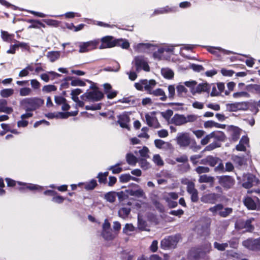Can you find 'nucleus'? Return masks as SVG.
I'll return each mask as SVG.
<instances>
[{
    "mask_svg": "<svg viewBox=\"0 0 260 260\" xmlns=\"http://www.w3.org/2000/svg\"><path fill=\"white\" fill-rule=\"evenodd\" d=\"M44 103V101L39 98H26L23 101V104L26 107V111H33L39 108Z\"/></svg>",
    "mask_w": 260,
    "mask_h": 260,
    "instance_id": "1",
    "label": "nucleus"
},
{
    "mask_svg": "<svg viewBox=\"0 0 260 260\" xmlns=\"http://www.w3.org/2000/svg\"><path fill=\"white\" fill-rule=\"evenodd\" d=\"M180 239L179 235L169 236L165 237L160 242L161 248L164 249H170L175 248Z\"/></svg>",
    "mask_w": 260,
    "mask_h": 260,
    "instance_id": "2",
    "label": "nucleus"
},
{
    "mask_svg": "<svg viewBox=\"0 0 260 260\" xmlns=\"http://www.w3.org/2000/svg\"><path fill=\"white\" fill-rule=\"evenodd\" d=\"M217 179L218 184L226 190L232 188L235 184L234 178L230 175L217 176Z\"/></svg>",
    "mask_w": 260,
    "mask_h": 260,
    "instance_id": "3",
    "label": "nucleus"
},
{
    "mask_svg": "<svg viewBox=\"0 0 260 260\" xmlns=\"http://www.w3.org/2000/svg\"><path fill=\"white\" fill-rule=\"evenodd\" d=\"M100 43V41L99 39L81 42L79 45V52L80 53H85L99 48Z\"/></svg>",
    "mask_w": 260,
    "mask_h": 260,
    "instance_id": "4",
    "label": "nucleus"
},
{
    "mask_svg": "<svg viewBox=\"0 0 260 260\" xmlns=\"http://www.w3.org/2000/svg\"><path fill=\"white\" fill-rule=\"evenodd\" d=\"M248 102H236L226 105V110L229 112H237L238 111H246L249 109Z\"/></svg>",
    "mask_w": 260,
    "mask_h": 260,
    "instance_id": "5",
    "label": "nucleus"
},
{
    "mask_svg": "<svg viewBox=\"0 0 260 260\" xmlns=\"http://www.w3.org/2000/svg\"><path fill=\"white\" fill-rule=\"evenodd\" d=\"M254 199L250 197H246L243 200L244 205L248 210L259 211L260 210V200L256 197H254Z\"/></svg>",
    "mask_w": 260,
    "mask_h": 260,
    "instance_id": "6",
    "label": "nucleus"
},
{
    "mask_svg": "<svg viewBox=\"0 0 260 260\" xmlns=\"http://www.w3.org/2000/svg\"><path fill=\"white\" fill-rule=\"evenodd\" d=\"M242 245L250 250L260 251V237L257 239L248 238L243 241Z\"/></svg>",
    "mask_w": 260,
    "mask_h": 260,
    "instance_id": "7",
    "label": "nucleus"
},
{
    "mask_svg": "<svg viewBox=\"0 0 260 260\" xmlns=\"http://www.w3.org/2000/svg\"><path fill=\"white\" fill-rule=\"evenodd\" d=\"M81 97L83 100L86 99L90 101L98 102L103 99L104 97V95L103 93L100 90L87 91L81 95Z\"/></svg>",
    "mask_w": 260,
    "mask_h": 260,
    "instance_id": "8",
    "label": "nucleus"
},
{
    "mask_svg": "<svg viewBox=\"0 0 260 260\" xmlns=\"http://www.w3.org/2000/svg\"><path fill=\"white\" fill-rule=\"evenodd\" d=\"M17 185H18L16 186V188L22 192H25L27 190L31 191L36 190L40 192L42 191L44 189L43 187L42 186L31 183H26L17 182Z\"/></svg>",
    "mask_w": 260,
    "mask_h": 260,
    "instance_id": "9",
    "label": "nucleus"
},
{
    "mask_svg": "<svg viewBox=\"0 0 260 260\" xmlns=\"http://www.w3.org/2000/svg\"><path fill=\"white\" fill-rule=\"evenodd\" d=\"M134 61L137 71L139 72L141 70H143L146 72L150 71V67L143 56H136Z\"/></svg>",
    "mask_w": 260,
    "mask_h": 260,
    "instance_id": "10",
    "label": "nucleus"
},
{
    "mask_svg": "<svg viewBox=\"0 0 260 260\" xmlns=\"http://www.w3.org/2000/svg\"><path fill=\"white\" fill-rule=\"evenodd\" d=\"M221 198V194L216 193H206L202 196L201 201L204 203L214 204Z\"/></svg>",
    "mask_w": 260,
    "mask_h": 260,
    "instance_id": "11",
    "label": "nucleus"
},
{
    "mask_svg": "<svg viewBox=\"0 0 260 260\" xmlns=\"http://www.w3.org/2000/svg\"><path fill=\"white\" fill-rule=\"evenodd\" d=\"M187 192L190 194L192 202L197 203L199 201L198 191L195 188V184L192 181H188L186 187Z\"/></svg>",
    "mask_w": 260,
    "mask_h": 260,
    "instance_id": "12",
    "label": "nucleus"
},
{
    "mask_svg": "<svg viewBox=\"0 0 260 260\" xmlns=\"http://www.w3.org/2000/svg\"><path fill=\"white\" fill-rule=\"evenodd\" d=\"M177 142L181 147H187L191 143V139L187 133H183L178 134L176 138Z\"/></svg>",
    "mask_w": 260,
    "mask_h": 260,
    "instance_id": "13",
    "label": "nucleus"
},
{
    "mask_svg": "<svg viewBox=\"0 0 260 260\" xmlns=\"http://www.w3.org/2000/svg\"><path fill=\"white\" fill-rule=\"evenodd\" d=\"M114 38L111 36H106L101 39V44L99 46L100 49L110 48L115 47L114 44Z\"/></svg>",
    "mask_w": 260,
    "mask_h": 260,
    "instance_id": "14",
    "label": "nucleus"
},
{
    "mask_svg": "<svg viewBox=\"0 0 260 260\" xmlns=\"http://www.w3.org/2000/svg\"><path fill=\"white\" fill-rule=\"evenodd\" d=\"M254 220L253 218L248 219L246 220H241L238 222V226L240 229H245L246 231L251 232L253 231L254 228L252 225V221Z\"/></svg>",
    "mask_w": 260,
    "mask_h": 260,
    "instance_id": "15",
    "label": "nucleus"
},
{
    "mask_svg": "<svg viewBox=\"0 0 260 260\" xmlns=\"http://www.w3.org/2000/svg\"><path fill=\"white\" fill-rule=\"evenodd\" d=\"M171 123L176 126H180L186 123L185 115L175 114L171 119Z\"/></svg>",
    "mask_w": 260,
    "mask_h": 260,
    "instance_id": "16",
    "label": "nucleus"
},
{
    "mask_svg": "<svg viewBox=\"0 0 260 260\" xmlns=\"http://www.w3.org/2000/svg\"><path fill=\"white\" fill-rule=\"evenodd\" d=\"M118 120L117 122L122 128H128V123L130 121L129 117L126 114H123L118 116Z\"/></svg>",
    "mask_w": 260,
    "mask_h": 260,
    "instance_id": "17",
    "label": "nucleus"
},
{
    "mask_svg": "<svg viewBox=\"0 0 260 260\" xmlns=\"http://www.w3.org/2000/svg\"><path fill=\"white\" fill-rule=\"evenodd\" d=\"M232 159L236 165L240 167L247 164V159L244 155L241 156L233 155Z\"/></svg>",
    "mask_w": 260,
    "mask_h": 260,
    "instance_id": "18",
    "label": "nucleus"
},
{
    "mask_svg": "<svg viewBox=\"0 0 260 260\" xmlns=\"http://www.w3.org/2000/svg\"><path fill=\"white\" fill-rule=\"evenodd\" d=\"M145 118L147 124L149 126H154V128H158L160 127V124L156 118L151 116L148 114H146L145 115Z\"/></svg>",
    "mask_w": 260,
    "mask_h": 260,
    "instance_id": "19",
    "label": "nucleus"
},
{
    "mask_svg": "<svg viewBox=\"0 0 260 260\" xmlns=\"http://www.w3.org/2000/svg\"><path fill=\"white\" fill-rule=\"evenodd\" d=\"M114 44L115 46L120 47L122 49H127L129 46L128 41L125 39H115L114 38Z\"/></svg>",
    "mask_w": 260,
    "mask_h": 260,
    "instance_id": "20",
    "label": "nucleus"
},
{
    "mask_svg": "<svg viewBox=\"0 0 260 260\" xmlns=\"http://www.w3.org/2000/svg\"><path fill=\"white\" fill-rule=\"evenodd\" d=\"M78 185H84V187L86 190H92L98 186V183L96 180L92 179L88 182L79 183Z\"/></svg>",
    "mask_w": 260,
    "mask_h": 260,
    "instance_id": "21",
    "label": "nucleus"
},
{
    "mask_svg": "<svg viewBox=\"0 0 260 260\" xmlns=\"http://www.w3.org/2000/svg\"><path fill=\"white\" fill-rule=\"evenodd\" d=\"M211 89V86L209 84L201 83L198 85L196 89V92L197 93H201V92H207L209 93Z\"/></svg>",
    "mask_w": 260,
    "mask_h": 260,
    "instance_id": "22",
    "label": "nucleus"
},
{
    "mask_svg": "<svg viewBox=\"0 0 260 260\" xmlns=\"http://www.w3.org/2000/svg\"><path fill=\"white\" fill-rule=\"evenodd\" d=\"M256 178L254 175L249 174L247 177L246 181L243 183V186L246 189H249L253 186V182L255 180Z\"/></svg>",
    "mask_w": 260,
    "mask_h": 260,
    "instance_id": "23",
    "label": "nucleus"
},
{
    "mask_svg": "<svg viewBox=\"0 0 260 260\" xmlns=\"http://www.w3.org/2000/svg\"><path fill=\"white\" fill-rule=\"evenodd\" d=\"M1 37L3 40L5 42L10 43L12 41L14 42V35L10 34L8 31L2 30Z\"/></svg>",
    "mask_w": 260,
    "mask_h": 260,
    "instance_id": "24",
    "label": "nucleus"
},
{
    "mask_svg": "<svg viewBox=\"0 0 260 260\" xmlns=\"http://www.w3.org/2000/svg\"><path fill=\"white\" fill-rule=\"evenodd\" d=\"M149 93L150 94H153L155 96H161L160 100L162 101H165L167 99L165 91L161 88H157Z\"/></svg>",
    "mask_w": 260,
    "mask_h": 260,
    "instance_id": "25",
    "label": "nucleus"
},
{
    "mask_svg": "<svg viewBox=\"0 0 260 260\" xmlns=\"http://www.w3.org/2000/svg\"><path fill=\"white\" fill-rule=\"evenodd\" d=\"M127 163L131 166H135L138 162V158L131 153H128L126 155Z\"/></svg>",
    "mask_w": 260,
    "mask_h": 260,
    "instance_id": "26",
    "label": "nucleus"
},
{
    "mask_svg": "<svg viewBox=\"0 0 260 260\" xmlns=\"http://www.w3.org/2000/svg\"><path fill=\"white\" fill-rule=\"evenodd\" d=\"M109 175L108 171L104 173L100 172L98 173L96 178L98 179V181L100 184H105L107 182V177Z\"/></svg>",
    "mask_w": 260,
    "mask_h": 260,
    "instance_id": "27",
    "label": "nucleus"
},
{
    "mask_svg": "<svg viewBox=\"0 0 260 260\" xmlns=\"http://www.w3.org/2000/svg\"><path fill=\"white\" fill-rule=\"evenodd\" d=\"M122 165V162H118L114 166H110L107 170L112 171L114 174H119L122 171V168L120 167Z\"/></svg>",
    "mask_w": 260,
    "mask_h": 260,
    "instance_id": "28",
    "label": "nucleus"
},
{
    "mask_svg": "<svg viewBox=\"0 0 260 260\" xmlns=\"http://www.w3.org/2000/svg\"><path fill=\"white\" fill-rule=\"evenodd\" d=\"M223 205L222 204H218L209 208V211L212 213L213 215L218 214L221 210H223Z\"/></svg>",
    "mask_w": 260,
    "mask_h": 260,
    "instance_id": "29",
    "label": "nucleus"
},
{
    "mask_svg": "<svg viewBox=\"0 0 260 260\" xmlns=\"http://www.w3.org/2000/svg\"><path fill=\"white\" fill-rule=\"evenodd\" d=\"M47 57L51 62H54L60 57V52L59 51H49L47 54Z\"/></svg>",
    "mask_w": 260,
    "mask_h": 260,
    "instance_id": "30",
    "label": "nucleus"
},
{
    "mask_svg": "<svg viewBox=\"0 0 260 260\" xmlns=\"http://www.w3.org/2000/svg\"><path fill=\"white\" fill-rule=\"evenodd\" d=\"M246 88L250 92L260 94V84H251L248 85Z\"/></svg>",
    "mask_w": 260,
    "mask_h": 260,
    "instance_id": "31",
    "label": "nucleus"
},
{
    "mask_svg": "<svg viewBox=\"0 0 260 260\" xmlns=\"http://www.w3.org/2000/svg\"><path fill=\"white\" fill-rule=\"evenodd\" d=\"M212 133L214 134L213 138L219 142H224L226 140V136L223 132L218 131L217 132H213Z\"/></svg>",
    "mask_w": 260,
    "mask_h": 260,
    "instance_id": "32",
    "label": "nucleus"
},
{
    "mask_svg": "<svg viewBox=\"0 0 260 260\" xmlns=\"http://www.w3.org/2000/svg\"><path fill=\"white\" fill-rule=\"evenodd\" d=\"M131 209L129 208L123 207L120 208L118 211V215L122 218L125 219L129 214Z\"/></svg>",
    "mask_w": 260,
    "mask_h": 260,
    "instance_id": "33",
    "label": "nucleus"
},
{
    "mask_svg": "<svg viewBox=\"0 0 260 260\" xmlns=\"http://www.w3.org/2000/svg\"><path fill=\"white\" fill-rule=\"evenodd\" d=\"M241 129L238 127H234L231 134L232 140L234 142L237 141L239 139Z\"/></svg>",
    "mask_w": 260,
    "mask_h": 260,
    "instance_id": "34",
    "label": "nucleus"
},
{
    "mask_svg": "<svg viewBox=\"0 0 260 260\" xmlns=\"http://www.w3.org/2000/svg\"><path fill=\"white\" fill-rule=\"evenodd\" d=\"M116 192L109 191L105 194L104 198L108 202L114 203L116 200Z\"/></svg>",
    "mask_w": 260,
    "mask_h": 260,
    "instance_id": "35",
    "label": "nucleus"
},
{
    "mask_svg": "<svg viewBox=\"0 0 260 260\" xmlns=\"http://www.w3.org/2000/svg\"><path fill=\"white\" fill-rule=\"evenodd\" d=\"M142 83V84L145 85V90L148 91L149 92H151V88H152V87H154L156 84V81L153 79L150 80L149 81L148 84H147V81L146 80H143Z\"/></svg>",
    "mask_w": 260,
    "mask_h": 260,
    "instance_id": "36",
    "label": "nucleus"
},
{
    "mask_svg": "<svg viewBox=\"0 0 260 260\" xmlns=\"http://www.w3.org/2000/svg\"><path fill=\"white\" fill-rule=\"evenodd\" d=\"M219 161H221V159L217 157H214L212 155H209L208 165L212 167H215Z\"/></svg>",
    "mask_w": 260,
    "mask_h": 260,
    "instance_id": "37",
    "label": "nucleus"
},
{
    "mask_svg": "<svg viewBox=\"0 0 260 260\" xmlns=\"http://www.w3.org/2000/svg\"><path fill=\"white\" fill-rule=\"evenodd\" d=\"M233 212V209L232 208L226 207L224 208L223 210H221L218 215L222 217H226Z\"/></svg>",
    "mask_w": 260,
    "mask_h": 260,
    "instance_id": "38",
    "label": "nucleus"
},
{
    "mask_svg": "<svg viewBox=\"0 0 260 260\" xmlns=\"http://www.w3.org/2000/svg\"><path fill=\"white\" fill-rule=\"evenodd\" d=\"M128 192L131 196H135L138 198L142 197L144 194L143 190L141 189L135 190L131 189L128 191Z\"/></svg>",
    "mask_w": 260,
    "mask_h": 260,
    "instance_id": "39",
    "label": "nucleus"
},
{
    "mask_svg": "<svg viewBox=\"0 0 260 260\" xmlns=\"http://www.w3.org/2000/svg\"><path fill=\"white\" fill-rule=\"evenodd\" d=\"M0 93L2 97L8 98L13 94L14 90L12 88L4 89L1 91Z\"/></svg>",
    "mask_w": 260,
    "mask_h": 260,
    "instance_id": "40",
    "label": "nucleus"
},
{
    "mask_svg": "<svg viewBox=\"0 0 260 260\" xmlns=\"http://www.w3.org/2000/svg\"><path fill=\"white\" fill-rule=\"evenodd\" d=\"M163 77L167 79H172L174 77V72L170 69H167L162 71Z\"/></svg>",
    "mask_w": 260,
    "mask_h": 260,
    "instance_id": "41",
    "label": "nucleus"
},
{
    "mask_svg": "<svg viewBox=\"0 0 260 260\" xmlns=\"http://www.w3.org/2000/svg\"><path fill=\"white\" fill-rule=\"evenodd\" d=\"M73 79L72 77L68 76L64 78L62 80V82L60 85V89L62 90L63 89L68 88L70 86V84L69 83V81L72 80Z\"/></svg>",
    "mask_w": 260,
    "mask_h": 260,
    "instance_id": "42",
    "label": "nucleus"
},
{
    "mask_svg": "<svg viewBox=\"0 0 260 260\" xmlns=\"http://www.w3.org/2000/svg\"><path fill=\"white\" fill-rule=\"evenodd\" d=\"M215 248L219 251H224L226 248L228 247V243H219L217 242H215L213 244Z\"/></svg>",
    "mask_w": 260,
    "mask_h": 260,
    "instance_id": "43",
    "label": "nucleus"
},
{
    "mask_svg": "<svg viewBox=\"0 0 260 260\" xmlns=\"http://www.w3.org/2000/svg\"><path fill=\"white\" fill-rule=\"evenodd\" d=\"M138 162L141 168L143 170H147L150 168V164L145 158H140L138 160Z\"/></svg>",
    "mask_w": 260,
    "mask_h": 260,
    "instance_id": "44",
    "label": "nucleus"
},
{
    "mask_svg": "<svg viewBox=\"0 0 260 260\" xmlns=\"http://www.w3.org/2000/svg\"><path fill=\"white\" fill-rule=\"evenodd\" d=\"M56 90V86L52 84L45 85L42 88V91L46 93H49L52 91H55Z\"/></svg>",
    "mask_w": 260,
    "mask_h": 260,
    "instance_id": "45",
    "label": "nucleus"
},
{
    "mask_svg": "<svg viewBox=\"0 0 260 260\" xmlns=\"http://www.w3.org/2000/svg\"><path fill=\"white\" fill-rule=\"evenodd\" d=\"M221 144L217 141H214L212 143L207 146L205 148V150L207 151H212L216 148L220 147Z\"/></svg>",
    "mask_w": 260,
    "mask_h": 260,
    "instance_id": "46",
    "label": "nucleus"
},
{
    "mask_svg": "<svg viewBox=\"0 0 260 260\" xmlns=\"http://www.w3.org/2000/svg\"><path fill=\"white\" fill-rule=\"evenodd\" d=\"M213 181V177L207 175H203L200 176L199 181L200 183H208Z\"/></svg>",
    "mask_w": 260,
    "mask_h": 260,
    "instance_id": "47",
    "label": "nucleus"
},
{
    "mask_svg": "<svg viewBox=\"0 0 260 260\" xmlns=\"http://www.w3.org/2000/svg\"><path fill=\"white\" fill-rule=\"evenodd\" d=\"M154 206L156 209L160 212L164 213L165 211L164 205L159 201L155 200L153 202Z\"/></svg>",
    "mask_w": 260,
    "mask_h": 260,
    "instance_id": "48",
    "label": "nucleus"
},
{
    "mask_svg": "<svg viewBox=\"0 0 260 260\" xmlns=\"http://www.w3.org/2000/svg\"><path fill=\"white\" fill-rule=\"evenodd\" d=\"M71 85L73 86H84L86 85V83L80 79H76L75 80H72Z\"/></svg>",
    "mask_w": 260,
    "mask_h": 260,
    "instance_id": "49",
    "label": "nucleus"
},
{
    "mask_svg": "<svg viewBox=\"0 0 260 260\" xmlns=\"http://www.w3.org/2000/svg\"><path fill=\"white\" fill-rule=\"evenodd\" d=\"M14 42L17 43L18 48L20 47L25 50L29 51L30 50V46L28 43L25 42H20L16 40H14Z\"/></svg>",
    "mask_w": 260,
    "mask_h": 260,
    "instance_id": "50",
    "label": "nucleus"
},
{
    "mask_svg": "<svg viewBox=\"0 0 260 260\" xmlns=\"http://www.w3.org/2000/svg\"><path fill=\"white\" fill-rule=\"evenodd\" d=\"M31 92V89L29 87H23L20 89L19 93L21 96H24L29 95Z\"/></svg>",
    "mask_w": 260,
    "mask_h": 260,
    "instance_id": "51",
    "label": "nucleus"
},
{
    "mask_svg": "<svg viewBox=\"0 0 260 260\" xmlns=\"http://www.w3.org/2000/svg\"><path fill=\"white\" fill-rule=\"evenodd\" d=\"M165 14L167 13H173L178 11V7L177 6H167L164 7Z\"/></svg>",
    "mask_w": 260,
    "mask_h": 260,
    "instance_id": "52",
    "label": "nucleus"
},
{
    "mask_svg": "<svg viewBox=\"0 0 260 260\" xmlns=\"http://www.w3.org/2000/svg\"><path fill=\"white\" fill-rule=\"evenodd\" d=\"M195 170L198 174H201L208 173L210 171V169L207 167L199 166L196 168Z\"/></svg>",
    "mask_w": 260,
    "mask_h": 260,
    "instance_id": "53",
    "label": "nucleus"
},
{
    "mask_svg": "<svg viewBox=\"0 0 260 260\" xmlns=\"http://www.w3.org/2000/svg\"><path fill=\"white\" fill-rule=\"evenodd\" d=\"M131 176L129 174H123L119 177V181L121 183H126L130 181Z\"/></svg>",
    "mask_w": 260,
    "mask_h": 260,
    "instance_id": "54",
    "label": "nucleus"
},
{
    "mask_svg": "<svg viewBox=\"0 0 260 260\" xmlns=\"http://www.w3.org/2000/svg\"><path fill=\"white\" fill-rule=\"evenodd\" d=\"M26 22L28 23H31L32 24L30 25L28 28H39V25L38 24V22H39V20H34V19H28L26 20Z\"/></svg>",
    "mask_w": 260,
    "mask_h": 260,
    "instance_id": "55",
    "label": "nucleus"
},
{
    "mask_svg": "<svg viewBox=\"0 0 260 260\" xmlns=\"http://www.w3.org/2000/svg\"><path fill=\"white\" fill-rule=\"evenodd\" d=\"M66 199V198L57 194L52 198V201L57 204H61Z\"/></svg>",
    "mask_w": 260,
    "mask_h": 260,
    "instance_id": "56",
    "label": "nucleus"
},
{
    "mask_svg": "<svg viewBox=\"0 0 260 260\" xmlns=\"http://www.w3.org/2000/svg\"><path fill=\"white\" fill-rule=\"evenodd\" d=\"M54 101L56 105L60 106L67 102V99L62 96H55Z\"/></svg>",
    "mask_w": 260,
    "mask_h": 260,
    "instance_id": "57",
    "label": "nucleus"
},
{
    "mask_svg": "<svg viewBox=\"0 0 260 260\" xmlns=\"http://www.w3.org/2000/svg\"><path fill=\"white\" fill-rule=\"evenodd\" d=\"M214 135L213 133H211L210 134L206 135L205 137H204L201 141V144L202 145H205L207 144L209 141L210 140L211 138H213V136Z\"/></svg>",
    "mask_w": 260,
    "mask_h": 260,
    "instance_id": "58",
    "label": "nucleus"
},
{
    "mask_svg": "<svg viewBox=\"0 0 260 260\" xmlns=\"http://www.w3.org/2000/svg\"><path fill=\"white\" fill-rule=\"evenodd\" d=\"M162 116L166 119L169 120L173 114V112L172 110L168 109L165 112H161Z\"/></svg>",
    "mask_w": 260,
    "mask_h": 260,
    "instance_id": "59",
    "label": "nucleus"
},
{
    "mask_svg": "<svg viewBox=\"0 0 260 260\" xmlns=\"http://www.w3.org/2000/svg\"><path fill=\"white\" fill-rule=\"evenodd\" d=\"M191 68L195 72H200L205 70L204 68L200 64L192 63L191 64Z\"/></svg>",
    "mask_w": 260,
    "mask_h": 260,
    "instance_id": "60",
    "label": "nucleus"
},
{
    "mask_svg": "<svg viewBox=\"0 0 260 260\" xmlns=\"http://www.w3.org/2000/svg\"><path fill=\"white\" fill-rule=\"evenodd\" d=\"M234 170V166L233 164L230 162L228 161L225 163V167H224V173L225 172H231Z\"/></svg>",
    "mask_w": 260,
    "mask_h": 260,
    "instance_id": "61",
    "label": "nucleus"
},
{
    "mask_svg": "<svg viewBox=\"0 0 260 260\" xmlns=\"http://www.w3.org/2000/svg\"><path fill=\"white\" fill-rule=\"evenodd\" d=\"M148 152H149V149L146 146H144L142 149L139 150V153H140V155L142 157H145V158H148L149 157L148 154Z\"/></svg>",
    "mask_w": 260,
    "mask_h": 260,
    "instance_id": "62",
    "label": "nucleus"
},
{
    "mask_svg": "<svg viewBox=\"0 0 260 260\" xmlns=\"http://www.w3.org/2000/svg\"><path fill=\"white\" fill-rule=\"evenodd\" d=\"M138 226L139 229L141 230H144L146 226V222L140 218L139 216L138 218Z\"/></svg>",
    "mask_w": 260,
    "mask_h": 260,
    "instance_id": "63",
    "label": "nucleus"
},
{
    "mask_svg": "<svg viewBox=\"0 0 260 260\" xmlns=\"http://www.w3.org/2000/svg\"><path fill=\"white\" fill-rule=\"evenodd\" d=\"M255 2L253 0H250L246 2L244 5L245 8L247 11H249L252 8H256L254 6Z\"/></svg>",
    "mask_w": 260,
    "mask_h": 260,
    "instance_id": "64",
    "label": "nucleus"
}]
</instances>
